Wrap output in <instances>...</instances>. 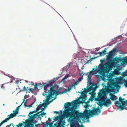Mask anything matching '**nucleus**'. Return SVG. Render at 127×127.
<instances>
[{
  "label": "nucleus",
  "mask_w": 127,
  "mask_h": 127,
  "mask_svg": "<svg viewBox=\"0 0 127 127\" xmlns=\"http://www.w3.org/2000/svg\"><path fill=\"white\" fill-rule=\"evenodd\" d=\"M77 100H74L72 101L71 102H67L64 105L65 110L63 113V117L65 118H69V120L71 123V127H81L78 123V122H81V121L78 120L80 118H89V115L92 116L94 115H98L101 112L99 108H95L93 107V109H88L87 103H86V105L84 107L86 109L83 113H80L76 111L74 108V105L76 104Z\"/></svg>",
  "instance_id": "nucleus-1"
},
{
  "label": "nucleus",
  "mask_w": 127,
  "mask_h": 127,
  "mask_svg": "<svg viewBox=\"0 0 127 127\" xmlns=\"http://www.w3.org/2000/svg\"><path fill=\"white\" fill-rule=\"evenodd\" d=\"M54 81L53 80H51L49 82V84H47L44 87V89L45 91L43 93L42 95L44 96H45L46 98V100L47 101V102H51L52 101L55 99L56 98L55 97L51 101H49V100L51 99L52 97V95H56V96L57 95L62 94V92L61 93H59L60 89L58 87H57L56 90H54L55 87L53 85L54 83Z\"/></svg>",
  "instance_id": "nucleus-2"
},
{
  "label": "nucleus",
  "mask_w": 127,
  "mask_h": 127,
  "mask_svg": "<svg viewBox=\"0 0 127 127\" xmlns=\"http://www.w3.org/2000/svg\"><path fill=\"white\" fill-rule=\"evenodd\" d=\"M116 51V49H114L113 50H111L108 53V55L107 57V59L108 62L106 63L105 64V66H103L101 64H100L99 65L101 67L100 70H98L99 73H102L103 71L105 73H107L109 71L110 67V64L114 63V59H111V58L114 54L115 52Z\"/></svg>",
  "instance_id": "nucleus-3"
},
{
  "label": "nucleus",
  "mask_w": 127,
  "mask_h": 127,
  "mask_svg": "<svg viewBox=\"0 0 127 127\" xmlns=\"http://www.w3.org/2000/svg\"><path fill=\"white\" fill-rule=\"evenodd\" d=\"M107 84V86L105 85L103 87H105V91L108 93L113 92L118 86L116 81L114 79H112L111 78H108V81Z\"/></svg>",
  "instance_id": "nucleus-4"
},
{
  "label": "nucleus",
  "mask_w": 127,
  "mask_h": 127,
  "mask_svg": "<svg viewBox=\"0 0 127 127\" xmlns=\"http://www.w3.org/2000/svg\"><path fill=\"white\" fill-rule=\"evenodd\" d=\"M89 86H90L89 87L87 88V89H86V88H84V91L83 92L82 91H81L82 92L81 95L82 96H83L86 94L88 92H91L92 90L93 91L92 92V93L96 91L97 87L96 86H95V85L94 83L90 82Z\"/></svg>",
  "instance_id": "nucleus-5"
},
{
  "label": "nucleus",
  "mask_w": 127,
  "mask_h": 127,
  "mask_svg": "<svg viewBox=\"0 0 127 127\" xmlns=\"http://www.w3.org/2000/svg\"><path fill=\"white\" fill-rule=\"evenodd\" d=\"M100 92L99 93L97 97L95 99V100L98 101L99 104H101L102 101L105 98L103 96V91L100 90Z\"/></svg>",
  "instance_id": "nucleus-6"
},
{
  "label": "nucleus",
  "mask_w": 127,
  "mask_h": 127,
  "mask_svg": "<svg viewBox=\"0 0 127 127\" xmlns=\"http://www.w3.org/2000/svg\"><path fill=\"white\" fill-rule=\"evenodd\" d=\"M103 104L105 106L108 107L111 105L112 102L109 98H105L102 101Z\"/></svg>",
  "instance_id": "nucleus-7"
},
{
  "label": "nucleus",
  "mask_w": 127,
  "mask_h": 127,
  "mask_svg": "<svg viewBox=\"0 0 127 127\" xmlns=\"http://www.w3.org/2000/svg\"><path fill=\"white\" fill-rule=\"evenodd\" d=\"M50 102H46V103L43 104H40L37 107V108H36V110L37 111H38L39 110H40V109H42V110H43V108H42V107L43 106H44V107H45V106H46L47 105L46 104H48L49 103H50Z\"/></svg>",
  "instance_id": "nucleus-8"
},
{
  "label": "nucleus",
  "mask_w": 127,
  "mask_h": 127,
  "mask_svg": "<svg viewBox=\"0 0 127 127\" xmlns=\"http://www.w3.org/2000/svg\"><path fill=\"white\" fill-rule=\"evenodd\" d=\"M125 100L124 99H122L121 96L119 97V100L120 102H121L122 105L124 107L125 106H127V101H124Z\"/></svg>",
  "instance_id": "nucleus-9"
},
{
  "label": "nucleus",
  "mask_w": 127,
  "mask_h": 127,
  "mask_svg": "<svg viewBox=\"0 0 127 127\" xmlns=\"http://www.w3.org/2000/svg\"><path fill=\"white\" fill-rule=\"evenodd\" d=\"M115 104L118 108L121 109L122 110L125 109V108H124V107L122 106V105H121V104L120 103L119 101H116Z\"/></svg>",
  "instance_id": "nucleus-10"
},
{
  "label": "nucleus",
  "mask_w": 127,
  "mask_h": 127,
  "mask_svg": "<svg viewBox=\"0 0 127 127\" xmlns=\"http://www.w3.org/2000/svg\"><path fill=\"white\" fill-rule=\"evenodd\" d=\"M114 59V61H116L118 63H119L120 62L123 61V63L124 64H126L127 63V60L126 59H121L120 58H117V59Z\"/></svg>",
  "instance_id": "nucleus-11"
},
{
  "label": "nucleus",
  "mask_w": 127,
  "mask_h": 127,
  "mask_svg": "<svg viewBox=\"0 0 127 127\" xmlns=\"http://www.w3.org/2000/svg\"><path fill=\"white\" fill-rule=\"evenodd\" d=\"M65 123V122L64 121L60 120L58 123V127H64Z\"/></svg>",
  "instance_id": "nucleus-12"
},
{
  "label": "nucleus",
  "mask_w": 127,
  "mask_h": 127,
  "mask_svg": "<svg viewBox=\"0 0 127 127\" xmlns=\"http://www.w3.org/2000/svg\"><path fill=\"white\" fill-rule=\"evenodd\" d=\"M110 96V99L112 100H114L117 99V97L113 94H111Z\"/></svg>",
  "instance_id": "nucleus-13"
},
{
  "label": "nucleus",
  "mask_w": 127,
  "mask_h": 127,
  "mask_svg": "<svg viewBox=\"0 0 127 127\" xmlns=\"http://www.w3.org/2000/svg\"><path fill=\"white\" fill-rule=\"evenodd\" d=\"M15 113H14L13 112V113H11L10 114V115H7V116L9 117L8 118H9V119L10 118H13V117L15 116L16 115Z\"/></svg>",
  "instance_id": "nucleus-14"
},
{
  "label": "nucleus",
  "mask_w": 127,
  "mask_h": 127,
  "mask_svg": "<svg viewBox=\"0 0 127 127\" xmlns=\"http://www.w3.org/2000/svg\"><path fill=\"white\" fill-rule=\"evenodd\" d=\"M96 77L97 78L98 81H100L101 79L102 80H103L102 76L101 75H96Z\"/></svg>",
  "instance_id": "nucleus-15"
},
{
  "label": "nucleus",
  "mask_w": 127,
  "mask_h": 127,
  "mask_svg": "<svg viewBox=\"0 0 127 127\" xmlns=\"http://www.w3.org/2000/svg\"><path fill=\"white\" fill-rule=\"evenodd\" d=\"M9 120V118H6L5 120L3 121L0 123L2 125L4 123L8 121Z\"/></svg>",
  "instance_id": "nucleus-16"
},
{
  "label": "nucleus",
  "mask_w": 127,
  "mask_h": 127,
  "mask_svg": "<svg viewBox=\"0 0 127 127\" xmlns=\"http://www.w3.org/2000/svg\"><path fill=\"white\" fill-rule=\"evenodd\" d=\"M9 120V118H6L5 120L3 121L0 123L2 125L4 123L8 121Z\"/></svg>",
  "instance_id": "nucleus-17"
},
{
  "label": "nucleus",
  "mask_w": 127,
  "mask_h": 127,
  "mask_svg": "<svg viewBox=\"0 0 127 127\" xmlns=\"http://www.w3.org/2000/svg\"><path fill=\"white\" fill-rule=\"evenodd\" d=\"M20 106H18L16 108V109L15 110H14L13 112L14 113H15L16 114H17L18 113V111L19 110Z\"/></svg>",
  "instance_id": "nucleus-18"
},
{
  "label": "nucleus",
  "mask_w": 127,
  "mask_h": 127,
  "mask_svg": "<svg viewBox=\"0 0 127 127\" xmlns=\"http://www.w3.org/2000/svg\"><path fill=\"white\" fill-rule=\"evenodd\" d=\"M71 89V88H68L67 89H65L64 90V91L63 92H62V94H63L64 93H66L67 91H69Z\"/></svg>",
  "instance_id": "nucleus-19"
},
{
  "label": "nucleus",
  "mask_w": 127,
  "mask_h": 127,
  "mask_svg": "<svg viewBox=\"0 0 127 127\" xmlns=\"http://www.w3.org/2000/svg\"><path fill=\"white\" fill-rule=\"evenodd\" d=\"M81 74H82V76L81 77L79 78L78 79V81L79 82L81 81V80H82L83 78V76L84 74H83V72H82L81 73Z\"/></svg>",
  "instance_id": "nucleus-20"
},
{
  "label": "nucleus",
  "mask_w": 127,
  "mask_h": 127,
  "mask_svg": "<svg viewBox=\"0 0 127 127\" xmlns=\"http://www.w3.org/2000/svg\"><path fill=\"white\" fill-rule=\"evenodd\" d=\"M26 87H25V86H24L23 87V89L22 90H20V92H22L23 91H26V93L27 92L28 90H27V89H26Z\"/></svg>",
  "instance_id": "nucleus-21"
},
{
  "label": "nucleus",
  "mask_w": 127,
  "mask_h": 127,
  "mask_svg": "<svg viewBox=\"0 0 127 127\" xmlns=\"http://www.w3.org/2000/svg\"><path fill=\"white\" fill-rule=\"evenodd\" d=\"M99 53L98 54H99L100 56H102L103 55H105L106 54V53H105L103 51L102 52H99Z\"/></svg>",
  "instance_id": "nucleus-22"
},
{
  "label": "nucleus",
  "mask_w": 127,
  "mask_h": 127,
  "mask_svg": "<svg viewBox=\"0 0 127 127\" xmlns=\"http://www.w3.org/2000/svg\"><path fill=\"white\" fill-rule=\"evenodd\" d=\"M34 90L33 88H29V89L28 90L27 92L30 93L31 92L33 91Z\"/></svg>",
  "instance_id": "nucleus-23"
},
{
  "label": "nucleus",
  "mask_w": 127,
  "mask_h": 127,
  "mask_svg": "<svg viewBox=\"0 0 127 127\" xmlns=\"http://www.w3.org/2000/svg\"><path fill=\"white\" fill-rule=\"evenodd\" d=\"M69 74H67L64 77V78L62 79V80L64 79H66L69 77Z\"/></svg>",
  "instance_id": "nucleus-24"
},
{
  "label": "nucleus",
  "mask_w": 127,
  "mask_h": 127,
  "mask_svg": "<svg viewBox=\"0 0 127 127\" xmlns=\"http://www.w3.org/2000/svg\"><path fill=\"white\" fill-rule=\"evenodd\" d=\"M23 125V124L22 123H19L18 125H17V127H21Z\"/></svg>",
  "instance_id": "nucleus-25"
},
{
  "label": "nucleus",
  "mask_w": 127,
  "mask_h": 127,
  "mask_svg": "<svg viewBox=\"0 0 127 127\" xmlns=\"http://www.w3.org/2000/svg\"><path fill=\"white\" fill-rule=\"evenodd\" d=\"M36 115L35 114H34L33 115H31V119H34L36 117Z\"/></svg>",
  "instance_id": "nucleus-26"
},
{
  "label": "nucleus",
  "mask_w": 127,
  "mask_h": 127,
  "mask_svg": "<svg viewBox=\"0 0 127 127\" xmlns=\"http://www.w3.org/2000/svg\"><path fill=\"white\" fill-rule=\"evenodd\" d=\"M95 70V68H93V70L90 71L89 72V73L90 74H91L92 73V72H93V71H94Z\"/></svg>",
  "instance_id": "nucleus-27"
},
{
  "label": "nucleus",
  "mask_w": 127,
  "mask_h": 127,
  "mask_svg": "<svg viewBox=\"0 0 127 127\" xmlns=\"http://www.w3.org/2000/svg\"><path fill=\"white\" fill-rule=\"evenodd\" d=\"M89 100H90H90H91V101H93V97H92V96H91L89 99Z\"/></svg>",
  "instance_id": "nucleus-28"
},
{
  "label": "nucleus",
  "mask_w": 127,
  "mask_h": 127,
  "mask_svg": "<svg viewBox=\"0 0 127 127\" xmlns=\"http://www.w3.org/2000/svg\"><path fill=\"white\" fill-rule=\"evenodd\" d=\"M47 121H46V122H47ZM46 124H45L44 125L45 126V127H46V126H47L49 125L50 124V123H47L46 122Z\"/></svg>",
  "instance_id": "nucleus-29"
},
{
  "label": "nucleus",
  "mask_w": 127,
  "mask_h": 127,
  "mask_svg": "<svg viewBox=\"0 0 127 127\" xmlns=\"http://www.w3.org/2000/svg\"><path fill=\"white\" fill-rule=\"evenodd\" d=\"M46 114L44 112H43L40 114V115L42 117H43L44 115H45Z\"/></svg>",
  "instance_id": "nucleus-30"
},
{
  "label": "nucleus",
  "mask_w": 127,
  "mask_h": 127,
  "mask_svg": "<svg viewBox=\"0 0 127 127\" xmlns=\"http://www.w3.org/2000/svg\"><path fill=\"white\" fill-rule=\"evenodd\" d=\"M38 86H39L37 84H35V85L34 86V89H36Z\"/></svg>",
  "instance_id": "nucleus-31"
},
{
  "label": "nucleus",
  "mask_w": 127,
  "mask_h": 127,
  "mask_svg": "<svg viewBox=\"0 0 127 127\" xmlns=\"http://www.w3.org/2000/svg\"><path fill=\"white\" fill-rule=\"evenodd\" d=\"M79 81H77V80L76 81V82H75L74 83H73L75 85H77V84H78V83L79 82Z\"/></svg>",
  "instance_id": "nucleus-32"
},
{
  "label": "nucleus",
  "mask_w": 127,
  "mask_h": 127,
  "mask_svg": "<svg viewBox=\"0 0 127 127\" xmlns=\"http://www.w3.org/2000/svg\"><path fill=\"white\" fill-rule=\"evenodd\" d=\"M81 98H82V100L83 99H85V97L83 96H82ZM85 101V99H84V100L83 101V102H81V103H84V102Z\"/></svg>",
  "instance_id": "nucleus-33"
},
{
  "label": "nucleus",
  "mask_w": 127,
  "mask_h": 127,
  "mask_svg": "<svg viewBox=\"0 0 127 127\" xmlns=\"http://www.w3.org/2000/svg\"><path fill=\"white\" fill-rule=\"evenodd\" d=\"M55 117V118H54V120L55 121H57L58 120V117Z\"/></svg>",
  "instance_id": "nucleus-34"
},
{
  "label": "nucleus",
  "mask_w": 127,
  "mask_h": 127,
  "mask_svg": "<svg viewBox=\"0 0 127 127\" xmlns=\"http://www.w3.org/2000/svg\"><path fill=\"white\" fill-rule=\"evenodd\" d=\"M34 112H30V113H29V115H31L32 114L34 113Z\"/></svg>",
  "instance_id": "nucleus-35"
},
{
  "label": "nucleus",
  "mask_w": 127,
  "mask_h": 127,
  "mask_svg": "<svg viewBox=\"0 0 127 127\" xmlns=\"http://www.w3.org/2000/svg\"><path fill=\"white\" fill-rule=\"evenodd\" d=\"M34 104V103H33L32 104H31V105H29V108H30V107H31L32 106V105Z\"/></svg>",
  "instance_id": "nucleus-36"
},
{
  "label": "nucleus",
  "mask_w": 127,
  "mask_h": 127,
  "mask_svg": "<svg viewBox=\"0 0 127 127\" xmlns=\"http://www.w3.org/2000/svg\"><path fill=\"white\" fill-rule=\"evenodd\" d=\"M75 85L74 84V83H73V84H72V85H71L70 86L71 88L72 87H75Z\"/></svg>",
  "instance_id": "nucleus-37"
},
{
  "label": "nucleus",
  "mask_w": 127,
  "mask_h": 127,
  "mask_svg": "<svg viewBox=\"0 0 127 127\" xmlns=\"http://www.w3.org/2000/svg\"><path fill=\"white\" fill-rule=\"evenodd\" d=\"M124 84H125V86H127V81H126L125 82Z\"/></svg>",
  "instance_id": "nucleus-38"
},
{
  "label": "nucleus",
  "mask_w": 127,
  "mask_h": 127,
  "mask_svg": "<svg viewBox=\"0 0 127 127\" xmlns=\"http://www.w3.org/2000/svg\"><path fill=\"white\" fill-rule=\"evenodd\" d=\"M106 48H105V49H104V50L103 51V52H104L105 53H106Z\"/></svg>",
  "instance_id": "nucleus-39"
},
{
  "label": "nucleus",
  "mask_w": 127,
  "mask_h": 127,
  "mask_svg": "<svg viewBox=\"0 0 127 127\" xmlns=\"http://www.w3.org/2000/svg\"><path fill=\"white\" fill-rule=\"evenodd\" d=\"M26 102H24V106H25V107H28V106L25 105V104L26 103Z\"/></svg>",
  "instance_id": "nucleus-40"
},
{
  "label": "nucleus",
  "mask_w": 127,
  "mask_h": 127,
  "mask_svg": "<svg viewBox=\"0 0 127 127\" xmlns=\"http://www.w3.org/2000/svg\"><path fill=\"white\" fill-rule=\"evenodd\" d=\"M11 124H10L9 125H7L6 126V127H10V126H11Z\"/></svg>",
  "instance_id": "nucleus-41"
},
{
  "label": "nucleus",
  "mask_w": 127,
  "mask_h": 127,
  "mask_svg": "<svg viewBox=\"0 0 127 127\" xmlns=\"http://www.w3.org/2000/svg\"><path fill=\"white\" fill-rule=\"evenodd\" d=\"M90 100H89L87 102H86V103H87V105H88V103L89 102Z\"/></svg>",
  "instance_id": "nucleus-42"
},
{
  "label": "nucleus",
  "mask_w": 127,
  "mask_h": 127,
  "mask_svg": "<svg viewBox=\"0 0 127 127\" xmlns=\"http://www.w3.org/2000/svg\"><path fill=\"white\" fill-rule=\"evenodd\" d=\"M54 113H56L57 114H58V112L57 111H55L54 112Z\"/></svg>",
  "instance_id": "nucleus-43"
},
{
  "label": "nucleus",
  "mask_w": 127,
  "mask_h": 127,
  "mask_svg": "<svg viewBox=\"0 0 127 127\" xmlns=\"http://www.w3.org/2000/svg\"><path fill=\"white\" fill-rule=\"evenodd\" d=\"M123 76H126V74L125 73H124V74H123Z\"/></svg>",
  "instance_id": "nucleus-44"
},
{
  "label": "nucleus",
  "mask_w": 127,
  "mask_h": 127,
  "mask_svg": "<svg viewBox=\"0 0 127 127\" xmlns=\"http://www.w3.org/2000/svg\"><path fill=\"white\" fill-rule=\"evenodd\" d=\"M48 120L50 121H51V120L50 119V118H48Z\"/></svg>",
  "instance_id": "nucleus-45"
},
{
  "label": "nucleus",
  "mask_w": 127,
  "mask_h": 127,
  "mask_svg": "<svg viewBox=\"0 0 127 127\" xmlns=\"http://www.w3.org/2000/svg\"><path fill=\"white\" fill-rule=\"evenodd\" d=\"M84 66H82V68H81V69H84Z\"/></svg>",
  "instance_id": "nucleus-46"
},
{
  "label": "nucleus",
  "mask_w": 127,
  "mask_h": 127,
  "mask_svg": "<svg viewBox=\"0 0 127 127\" xmlns=\"http://www.w3.org/2000/svg\"><path fill=\"white\" fill-rule=\"evenodd\" d=\"M27 127H30L29 125H27Z\"/></svg>",
  "instance_id": "nucleus-47"
},
{
  "label": "nucleus",
  "mask_w": 127,
  "mask_h": 127,
  "mask_svg": "<svg viewBox=\"0 0 127 127\" xmlns=\"http://www.w3.org/2000/svg\"><path fill=\"white\" fill-rule=\"evenodd\" d=\"M104 61V60H103V61H100V62H101V63H102Z\"/></svg>",
  "instance_id": "nucleus-48"
},
{
  "label": "nucleus",
  "mask_w": 127,
  "mask_h": 127,
  "mask_svg": "<svg viewBox=\"0 0 127 127\" xmlns=\"http://www.w3.org/2000/svg\"><path fill=\"white\" fill-rule=\"evenodd\" d=\"M2 125L0 123V127Z\"/></svg>",
  "instance_id": "nucleus-49"
},
{
  "label": "nucleus",
  "mask_w": 127,
  "mask_h": 127,
  "mask_svg": "<svg viewBox=\"0 0 127 127\" xmlns=\"http://www.w3.org/2000/svg\"><path fill=\"white\" fill-rule=\"evenodd\" d=\"M3 85H2V87L1 86V88H2V87H3Z\"/></svg>",
  "instance_id": "nucleus-50"
},
{
  "label": "nucleus",
  "mask_w": 127,
  "mask_h": 127,
  "mask_svg": "<svg viewBox=\"0 0 127 127\" xmlns=\"http://www.w3.org/2000/svg\"><path fill=\"white\" fill-rule=\"evenodd\" d=\"M3 106H4V105H5L4 104H3Z\"/></svg>",
  "instance_id": "nucleus-51"
},
{
  "label": "nucleus",
  "mask_w": 127,
  "mask_h": 127,
  "mask_svg": "<svg viewBox=\"0 0 127 127\" xmlns=\"http://www.w3.org/2000/svg\"><path fill=\"white\" fill-rule=\"evenodd\" d=\"M27 88H28V87H27Z\"/></svg>",
  "instance_id": "nucleus-52"
},
{
  "label": "nucleus",
  "mask_w": 127,
  "mask_h": 127,
  "mask_svg": "<svg viewBox=\"0 0 127 127\" xmlns=\"http://www.w3.org/2000/svg\"><path fill=\"white\" fill-rule=\"evenodd\" d=\"M25 101V100H24L23 101V102H24Z\"/></svg>",
  "instance_id": "nucleus-53"
},
{
  "label": "nucleus",
  "mask_w": 127,
  "mask_h": 127,
  "mask_svg": "<svg viewBox=\"0 0 127 127\" xmlns=\"http://www.w3.org/2000/svg\"><path fill=\"white\" fill-rule=\"evenodd\" d=\"M12 125H13V124H11Z\"/></svg>",
  "instance_id": "nucleus-54"
},
{
  "label": "nucleus",
  "mask_w": 127,
  "mask_h": 127,
  "mask_svg": "<svg viewBox=\"0 0 127 127\" xmlns=\"http://www.w3.org/2000/svg\"><path fill=\"white\" fill-rule=\"evenodd\" d=\"M88 77H89V75H88Z\"/></svg>",
  "instance_id": "nucleus-55"
},
{
  "label": "nucleus",
  "mask_w": 127,
  "mask_h": 127,
  "mask_svg": "<svg viewBox=\"0 0 127 127\" xmlns=\"http://www.w3.org/2000/svg\"><path fill=\"white\" fill-rule=\"evenodd\" d=\"M80 76H81V75H80Z\"/></svg>",
  "instance_id": "nucleus-56"
},
{
  "label": "nucleus",
  "mask_w": 127,
  "mask_h": 127,
  "mask_svg": "<svg viewBox=\"0 0 127 127\" xmlns=\"http://www.w3.org/2000/svg\"><path fill=\"white\" fill-rule=\"evenodd\" d=\"M126 71H127V70Z\"/></svg>",
  "instance_id": "nucleus-57"
}]
</instances>
